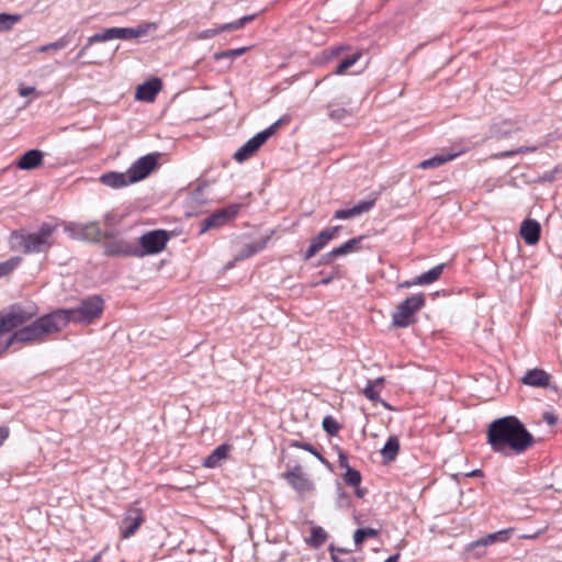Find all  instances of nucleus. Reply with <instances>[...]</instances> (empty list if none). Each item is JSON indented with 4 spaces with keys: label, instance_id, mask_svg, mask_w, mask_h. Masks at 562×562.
I'll use <instances>...</instances> for the list:
<instances>
[{
    "label": "nucleus",
    "instance_id": "obj_43",
    "mask_svg": "<svg viewBox=\"0 0 562 562\" xmlns=\"http://www.w3.org/2000/svg\"><path fill=\"white\" fill-rule=\"evenodd\" d=\"M292 446L304 449L312 454H314L317 459L323 461L322 454L310 443H301V442H294Z\"/></svg>",
    "mask_w": 562,
    "mask_h": 562
},
{
    "label": "nucleus",
    "instance_id": "obj_8",
    "mask_svg": "<svg viewBox=\"0 0 562 562\" xmlns=\"http://www.w3.org/2000/svg\"><path fill=\"white\" fill-rule=\"evenodd\" d=\"M282 120H278L266 130L248 139L235 154L234 159L243 162L249 159L280 127Z\"/></svg>",
    "mask_w": 562,
    "mask_h": 562
},
{
    "label": "nucleus",
    "instance_id": "obj_49",
    "mask_svg": "<svg viewBox=\"0 0 562 562\" xmlns=\"http://www.w3.org/2000/svg\"><path fill=\"white\" fill-rule=\"evenodd\" d=\"M416 282V278L412 279V280H408V281H405L401 284L402 288H411V286H415V285H418V283H415Z\"/></svg>",
    "mask_w": 562,
    "mask_h": 562
},
{
    "label": "nucleus",
    "instance_id": "obj_37",
    "mask_svg": "<svg viewBox=\"0 0 562 562\" xmlns=\"http://www.w3.org/2000/svg\"><path fill=\"white\" fill-rule=\"evenodd\" d=\"M519 128L515 124L503 122L502 124H495L494 125V133L497 136H509L513 133L517 132Z\"/></svg>",
    "mask_w": 562,
    "mask_h": 562
},
{
    "label": "nucleus",
    "instance_id": "obj_17",
    "mask_svg": "<svg viewBox=\"0 0 562 562\" xmlns=\"http://www.w3.org/2000/svg\"><path fill=\"white\" fill-rule=\"evenodd\" d=\"M286 480L299 493H305L313 488L312 481L305 476L300 467H295L293 470L288 472Z\"/></svg>",
    "mask_w": 562,
    "mask_h": 562
},
{
    "label": "nucleus",
    "instance_id": "obj_25",
    "mask_svg": "<svg viewBox=\"0 0 562 562\" xmlns=\"http://www.w3.org/2000/svg\"><path fill=\"white\" fill-rule=\"evenodd\" d=\"M400 450V440L396 436H391L381 449V454L384 461L390 462L395 460Z\"/></svg>",
    "mask_w": 562,
    "mask_h": 562
},
{
    "label": "nucleus",
    "instance_id": "obj_4",
    "mask_svg": "<svg viewBox=\"0 0 562 562\" xmlns=\"http://www.w3.org/2000/svg\"><path fill=\"white\" fill-rule=\"evenodd\" d=\"M104 310V302L99 295L83 299L77 307L56 310L61 329L69 323L89 325L98 319Z\"/></svg>",
    "mask_w": 562,
    "mask_h": 562
},
{
    "label": "nucleus",
    "instance_id": "obj_20",
    "mask_svg": "<svg viewBox=\"0 0 562 562\" xmlns=\"http://www.w3.org/2000/svg\"><path fill=\"white\" fill-rule=\"evenodd\" d=\"M540 224L536 220H525L520 225V236L527 245H536L540 238Z\"/></svg>",
    "mask_w": 562,
    "mask_h": 562
},
{
    "label": "nucleus",
    "instance_id": "obj_9",
    "mask_svg": "<svg viewBox=\"0 0 562 562\" xmlns=\"http://www.w3.org/2000/svg\"><path fill=\"white\" fill-rule=\"evenodd\" d=\"M155 29L154 24H146L144 26L138 27H110L104 30L101 33H97L89 37V44L98 43V42H105L111 41L114 38L119 40H130V38H136L139 36L145 35L148 30Z\"/></svg>",
    "mask_w": 562,
    "mask_h": 562
},
{
    "label": "nucleus",
    "instance_id": "obj_19",
    "mask_svg": "<svg viewBox=\"0 0 562 562\" xmlns=\"http://www.w3.org/2000/svg\"><path fill=\"white\" fill-rule=\"evenodd\" d=\"M363 238H364L363 236L355 237V238L347 240L339 247L334 248L333 250H330L323 257L324 262L329 263L337 257L345 256V255H348L350 252L358 250V245L360 244V241Z\"/></svg>",
    "mask_w": 562,
    "mask_h": 562
},
{
    "label": "nucleus",
    "instance_id": "obj_31",
    "mask_svg": "<svg viewBox=\"0 0 562 562\" xmlns=\"http://www.w3.org/2000/svg\"><path fill=\"white\" fill-rule=\"evenodd\" d=\"M378 535L379 530L373 528L357 529L353 533L355 546L359 549L366 539L378 537Z\"/></svg>",
    "mask_w": 562,
    "mask_h": 562
},
{
    "label": "nucleus",
    "instance_id": "obj_30",
    "mask_svg": "<svg viewBox=\"0 0 562 562\" xmlns=\"http://www.w3.org/2000/svg\"><path fill=\"white\" fill-rule=\"evenodd\" d=\"M267 239H260L248 244L244 247V249L236 256V260H244L246 258L251 257L252 255L262 250L266 246Z\"/></svg>",
    "mask_w": 562,
    "mask_h": 562
},
{
    "label": "nucleus",
    "instance_id": "obj_34",
    "mask_svg": "<svg viewBox=\"0 0 562 562\" xmlns=\"http://www.w3.org/2000/svg\"><path fill=\"white\" fill-rule=\"evenodd\" d=\"M20 20L18 14L0 13V32L10 31Z\"/></svg>",
    "mask_w": 562,
    "mask_h": 562
},
{
    "label": "nucleus",
    "instance_id": "obj_50",
    "mask_svg": "<svg viewBox=\"0 0 562 562\" xmlns=\"http://www.w3.org/2000/svg\"><path fill=\"white\" fill-rule=\"evenodd\" d=\"M90 45H91V44H89V43H88L86 46H83V47L79 50V53L77 54V59H81V58L85 56V54H86V52H87V49H88V47H89Z\"/></svg>",
    "mask_w": 562,
    "mask_h": 562
},
{
    "label": "nucleus",
    "instance_id": "obj_12",
    "mask_svg": "<svg viewBox=\"0 0 562 562\" xmlns=\"http://www.w3.org/2000/svg\"><path fill=\"white\" fill-rule=\"evenodd\" d=\"M157 158L154 155H146L136 160L127 170L132 183L145 179L156 167Z\"/></svg>",
    "mask_w": 562,
    "mask_h": 562
},
{
    "label": "nucleus",
    "instance_id": "obj_57",
    "mask_svg": "<svg viewBox=\"0 0 562 562\" xmlns=\"http://www.w3.org/2000/svg\"><path fill=\"white\" fill-rule=\"evenodd\" d=\"M333 560H334V562H340L339 558H337L335 554H333Z\"/></svg>",
    "mask_w": 562,
    "mask_h": 562
},
{
    "label": "nucleus",
    "instance_id": "obj_54",
    "mask_svg": "<svg viewBox=\"0 0 562 562\" xmlns=\"http://www.w3.org/2000/svg\"><path fill=\"white\" fill-rule=\"evenodd\" d=\"M339 463L341 467L347 465V459L342 456H340Z\"/></svg>",
    "mask_w": 562,
    "mask_h": 562
},
{
    "label": "nucleus",
    "instance_id": "obj_48",
    "mask_svg": "<svg viewBox=\"0 0 562 562\" xmlns=\"http://www.w3.org/2000/svg\"><path fill=\"white\" fill-rule=\"evenodd\" d=\"M542 533H543V530H539L536 533L524 535L520 538L521 539H536V538H538Z\"/></svg>",
    "mask_w": 562,
    "mask_h": 562
},
{
    "label": "nucleus",
    "instance_id": "obj_5",
    "mask_svg": "<svg viewBox=\"0 0 562 562\" xmlns=\"http://www.w3.org/2000/svg\"><path fill=\"white\" fill-rule=\"evenodd\" d=\"M168 239V234L165 231H150L140 236L139 247H134L128 244L119 243L117 248L111 249V252L116 255L136 257L155 255L165 249Z\"/></svg>",
    "mask_w": 562,
    "mask_h": 562
},
{
    "label": "nucleus",
    "instance_id": "obj_55",
    "mask_svg": "<svg viewBox=\"0 0 562 562\" xmlns=\"http://www.w3.org/2000/svg\"><path fill=\"white\" fill-rule=\"evenodd\" d=\"M100 559H101V555L97 554L91 561H87V562H99Z\"/></svg>",
    "mask_w": 562,
    "mask_h": 562
},
{
    "label": "nucleus",
    "instance_id": "obj_6",
    "mask_svg": "<svg viewBox=\"0 0 562 562\" xmlns=\"http://www.w3.org/2000/svg\"><path fill=\"white\" fill-rule=\"evenodd\" d=\"M38 313L33 303L14 304L0 313V337L5 338V333L24 325Z\"/></svg>",
    "mask_w": 562,
    "mask_h": 562
},
{
    "label": "nucleus",
    "instance_id": "obj_18",
    "mask_svg": "<svg viewBox=\"0 0 562 562\" xmlns=\"http://www.w3.org/2000/svg\"><path fill=\"white\" fill-rule=\"evenodd\" d=\"M99 181L112 189H121L132 183V180L127 172L111 171L100 176Z\"/></svg>",
    "mask_w": 562,
    "mask_h": 562
},
{
    "label": "nucleus",
    "instance_id": "obj_28",
    "mask_svg": "<svg viewBox=\"0 0 562 562\" xmlns=\"http://www.w3.org/2000/svg\"><path fill=\"white\" fill-rule=\"evenodd\" d=\"M513 532V528L503 529L494 533H490L475 542L476 546H490L495 542H505Z\"/></svg>",
    "mask_w": 562,
    "mask_h": 562
},
{
    "label": "nucleus",
    "instance_id": "obj_14",
    "mask_svg": "<svg viewBox=\"0 0 562 562\" xmlns=\"http://www.w3.org/2000/svg\"><path fill=\"white\" fill-rule=\"evenodd\" d=\"M340 229V226L329 227L322 231L316 237L311 240L310 247L307 248L304 259L310 260L319 250H322L331 239H334Z\"/></svg>",
    "mask_w": 562,
    "mask_h": 562
},
{
    "label": "nucleus",
    "instance_id": "obj_32",
    "mask_svg": "<svg viewBox=\"0 0 562 562\" xmlns=\"http://www.w3.org/2000/svg\"><path fill=\"white\" fill-rule=\"evenodd\" d=\"M361 57V53L357 52L350 56L345 57L338 65L335 70L337 75H344L350 67H352Z\"/></svg>",
    "mask_w": 562,
    "mask_h": 562
},
{
    "label": "nucleus",
    "instance_id": "obj_45",
    "mask_svg": "<svg viewBox=\"0 0 562 562\" xmlns=\"http://www.w3.org/2000/svg\"><path fill=\"white\" fill-rule=\"evenodd\" d=\"M543 420H544L548 425L553 426V425H555V424H557V422H558V417H557V416H555V414H554V413H552V412H544V413H543Z\"/></svg>",
    "mask_w": 562,
    "mask_h": 562
},
{
    "label": "nucleus",
    "instance_id": "obj_10",
    "mask_svg": "<svg viewBox=\"0 0 562 562\" xmlns=\"http://www.w3.org/2000/svg\"><path fill=\"white\" fill-rule=\"evenodd\" d=\"M65 229L69 236L75 239L99 241L104 237V232L100 228L98 222H90L87 224L69 223Z\"/></svg>",
    "mask_w": 562,
    "mask_h": 562
},
{
    "label": "nucleus",
    "instance_id": "obj_29",
    "mask_svg": "<svg viewBox=\"0 0 562 562\" xmlns=\"http://www.w3.org/2000/svg\"><path fill=\"white\" fill-rule=\"evenodd\" d=\"M121 215L115 211H109L103 217L104 237H112L115 226L121 222Z\"/></svg>",
    "mask_w": 562,
    "mask_h": 562
},
{
    "label": "nucleus",
    "instance_id": "obj_46",
    "mask_svg": "<svg viewBox=\"0 0 562 562\" xmlns=\"http://www.w3.org/2000/svg\"><path fill=\"white\" fill-rule=\"evenodd\" d=\"M35 93V88L34 87H24V86H21L19 88V94L21 97H29L31 94Z\"/></svg>",
    "mask_w": 562,
    "mask_h": 562
},
{
    "label": "nucleus",
    "instance_id": "obj_52",
    "mask_svg": "<svg viewBox=\"0 0 562 562\" xmlns=\"http://www.w3.org/2000/svg\"><path fill=\"white\" fill-rule=\"evenodd\" d=\"M398 557V554L391 555L384 562H397Z\"/></svg>",
    "mask_w": 562,
    "mask_h": 562
},
{
    "label": "nucleus",
    "instance_id": "obj_42",
    "mask_svg": "<svg viewBox=\"0 0 562 562\" xmlns=\"http://www.w3.org/2000/svg\"><path fill=\"white\" fill-rule=\"evenodd\" d=\"M222 33L221 26L203 30L194 34L195 40H209Z\"/></svg>",
    "mask_w": 562,
    "mask_h": 562
},
{
    "label": "nucleus",
    "instance_id": "obj_13",
    "mask_svg": "<svg viewBox=\"0 0 562 562\" xmlns=\"http://www.w3.org/2000/svg\"><path fill=\"white\" fill-rule=\"evenodd\" d=\"M144 521L143 512L136 506L130 507L122 520L121 536L122 538H130L133 536Z\"/></svg>",
    "mask_w": 562,
    "mask_h": 562
},
{
    "label": "nucleus",
    "instance_id": "obj_15",
    "mask_svg": "<svg viewBox=\"0 0 562 562\" xmlns=\"http://www.w3.org/2000/svg\"><path fill=\"white\" fill-rule=\"evenodd\" d=\"M161 88V80L158 78H153L137 87L135 97L139 101L153 102Z\"/></svg>",
    "mask_w": 562,
    "mask_h": 562
},
{
    "label": "nucleus",
    "instance_id": "obj_38",
    "mask_svg": "<svg viewBox=\"0 0 562 562\" xmlns=\"http://www.w3.org/2000/svg\"><path fill=\"white\" fill-rule=\"evenodd\" d=\"M248 50V47H239L235 49L223 50L214 54V59L235 58L241 56Z\"/></svg>",
    "mask_w": 562,
    "mask_h": 562
},
{
    "label": "nucleus",
    "instance_id": "obj_26",
    "mask_svg": "<svg viewBox=\"0 0 562 562\" xmlns=\"http://www.w3.org/2000/svg\"><path fill=\"white\" fill-rule=\"evenodd\" d=\"M458 154H440L436 155L429 159L423 160L418 164L419 169H431L437 168L452 159H454Z\"/></svg>",
    "mask_w": 562,
    "mask_h": 562
},
{
    "label": "nucleus",
    "instance_id": "obj_27",
    "mask_svg": "<svg viewBox=\"0 0 562 562\" xmlns=\"http://www.w3.org/2000/svg\"><path fill=\"white\" fill-rule=\"evenodd\" d=\"M384 383V378H378L373 381H369L367 386L363 389L362 393L363 395L372 402H379L380 401V393L382 391Z\"/></svg>",
    "mask_w": 562,
    "mask_h": 562
},
{
    "label": "nucleus",
    "instance_id": "obj_36",
    "mask_svg": "<svg viewBox=\"0 0 562 562\" xmlns=\"http://www.w3.org/2000/svg\"><path fill=\"white\" fill-rule=\"evenodd\" d=\"M21 257H12L3 262H0V278L10 274L21 263Z\"/></svg>",
    "mask_w": 562,
    "mask_h": 562
},
{
    "label": "nucleus",
    "instance_id": "obj_21",
    "mask_svg": "<svg viewBox=\"0 0 562 562\" xmlns=\"http://www.w3.org/2000/svg\"><path fill=\"white\" fill-rule=\"evenodd\" d=\"M374 205V201H361L350 209L337 210L334 213L335 220H349L369 212Z\"/></svg>",
    "mask_w": 562,
    "mask_h": 562
},
{
    "label": "nucleus",
    "instance_id": "obj_24",
    "mask_svg": "<svg viewBox=\"0 0 562 562\" xmlns=\"http://www.w3.org/2000/svg\"><path fill=\"white\" fill-rule=\"evenodd\" d=\"M443 269H445V263L437 265L434 268H431L430 270L416 277L415 283H418V285L431 284L440 278Z\"/></svg>",
    "mask_w": 562,
    "mask_h": 562
},
{
    "label": "nucleus",
    "instance_id": "obj_11",
    "mask_svg": "<svg viewBox=\"0 0 562 562\" xmlns=\"http://www.w3.org/2000/svg\"><path fill=\"white\" fill-rule=\"evenodd\" d=\"M239 211L238 204H232L227 207H224L209 217L204 218L200 225V234H204L210 229L218 228L231 220H233Z\"/></svg>",
    "mask_w": 562,
    "mask_h": 562
},
{
    "label": "nucleus",
    "instance_id": "obj_53",
    "mask_svg": "<svg viewBox=\"0 0 562 562\" xmlns=\"http://www.w3.org/2000/svg\"><path fill=\"white\" fill-rule=\"evenodd\" d=\"M356 495H357L358 497H360V498H361V497H363V496H364V490H363V488H360V487H357V490H356Z\"/></svg>",
    "mask_w": 562,
    "mask_h": 562
},
{
    "label": "nucleus",
    "instance_id": "obj_16",
    "mask_svg": "<svg viewBox=\"0 0 562 562\" xmlns=\"http://www.w3.org/2000/svg\"><path fill=\"white\" fill-rule=\"evenodd\" d=\"M521 383L532 387H549L551 375L542 369L528 370L520 379Z\"/></svg>",
    "mask_w": 562,
    "mask_h": 562
},
{
    "label": "nucleus",
    "instance_id": "obj_47",
    "mask_svg": "<svg viewBox=\"0 0 562 562\" xmlns=\"http://www.w3.org/2000/svg\"><path fill=\"white\" fill-rule=\"evenodd\" d=\"M9 437V428L0 427V446L7 440Z\"/></svg>",
    "mask_w": 562,
    "mask_h": 562
},
{
    "label": "nucleus",
    "instance_id": "obj_44",
    "mask_svg": "<svg viewBox=\"0 0 562 562\" xmlns=\"http://www.w3.org/2000/svg\"><path fill=\"white\" fill-rule=\"evenodd\" d=\"M532 150H535V148L519 147L516 150H509V151L502 153L499 155V157H508V156H513V155H516V154H525L527 151H532Z\"/></svg>",
    "mask_w": 562,
    "mask_h": 562
},
{
    "label": "nucleus",
    "instance_id": "obj_7",
    "mask_svg": "<svg viewBox=\"0 0 562 562\" xmlns=\"http://www.w3.org/2000/svg\"><path fill=\"white\" fill-rule=\"evenodd\" d=\"M425 304L423 294H413L404 300L395 310L392 315L393 324L396 327H407L413 321L416 312H418Z\"/></svg>",
    "mask_w": 562,
    "mask_h": 562
},
{
    "label": "nucleus",
    "instance_id": "obj_41",
    "mask_svg": "<svg viewBox=\"0 0 562 562\" xmlns=\"http://www.w3.org/2000/svg\"><path fill=\"white\" fill-rule=\"evenodd\" d=\"M351 115V112L345 108H333L329 110V117L335 121H342Z\"/></svg>",
    "mask_w": 562,
    "mask_h": 562
},
{
    "label": "nucleus",
    "instance_id": "obj_3",
    "mask_svg": "<svg viewBox=\"0 0 562 562\" xmlns=\"http://www.w3.org/2000/svg\"><path fill=\"white\" fill-rule=\"evenodd\" d=\"M55 226L44 223L40 229L34 233L24 231L12 232L10 235V245L12 249H22L26 254L45 252L54 244L53 233Z\"/></svg>",
    "mask_w": 562,
    "mask_h": 562
},
{
    "label": "nucleus",
    "instance_id": "obj_35",
    "mask_svg": "<svg viewBox=\"0 0 562 562\" xmlns=\"http://www.w3.org/2000/svg\"><path fill=\"white\" fill-rule=\"evenodd\" d=\"M255 18H256V14L245 15L234 22H229V23H225V24L221 25V30H222V32L239 30V29L244 27L247 23L255 20Z\"/></svg>",
    "mask_w": 562,
    "mask_h": 562
},
{
    "label": "nucleus",
    "instance_id": "obj_33",
    "mask_svg": "<svg viewBox=\"0 0 562 562\" xmlns=\"http://www.w3.org/2000/svg\"><path fill=\"white\" fill-rule=\"evenodd\" d=\"M69 44V38L67 36H61L55 42L42 45L37 48V52L40 53H47V52H56L59 49L65 48Z\"/></svg>",
    "mask_w": 562,
    "mask_h": 562
},
{
    "label": "nucleus",
    "instance_id": "obj_22",
    "mask_svg": "<svg viewBox=\"0 0 562 562\" xmlns=\"http://www.w3.org/2000/svg\"><path fill=\"white\" fill-rule=\"evenodd\" d=\"M232 446L227 443L220 445L214 451L203 460L202 464L205 468L214 469L220 467L228 457Z\"/></svg>",
    "mask_w": 562,
    "mask_h": 562
},
{
    "label": "nucleus",
    "instance_id": "obj_40",
    "mask_svg": "<svg viewBox=\"0 0 562 562\" xmlns=\"http://www.w3.org/2000/svg\"><path fill=\"white\" fill-rule=\"evenodd\" d=\"M323 428L329 435H336L339 430L337 422L331 416H326L323 419Z\"/></svg>",
    "mask_w": 562,
    "mask_h": 562
},
{
    "label": "nucleus",
    "instance_id": "obj_39",
    "mask_svg": "<svg viewBox=\"0 0 562 562\" xmlns=\"http://www.w3.org/2000/svg\"><path fill=\"white\" fill-rule=\"evenodd\" d=\"M345 481L350 486L358 487L361 482L360 472L347 467V470L345 473Z\"/></svg>",
    "mask_w": 562,
    "mask_h": 562
},
{
    "label": "nucleus",
    "instance_id": "obj_1",
    "mask_svg": "<svg viewBox=\"0 0 562 562\" xmlns=\"http://www.w3.org/2000/svg\"><path fill=\"white\" fill-rule=\"evenodd\" d=\"M486 437L492 450L504 457L522 454L536 443L533 436L515 416L493 420Z\"/></svg>",
    "mask_w": 562,
    "mask_h": 562
},
{
    "label": "nucleus",
    "instance_id": "obj_51",
    "mask_svg": "<svg viewBox=\"0 0 562 562\" xmlns=\"http://www.w3.org/2000/svg\"><path fill=\"white\" fill-rule=\"evenodd\" d=\"M469 476H482L483 475V472L481 470H473L472 472H470L468 474Z\"/></svg>",
    "mask_w": 562,
    "mask_h": 562
},
{
    "label": "nucleus",
    "instance_id": "obj_2",
    "mask_svg": "<svg viewBox=\"0 0 562 562\" xmlns=\"http://www.w3.org/2000/svg\"><path fill=\"white\" fill-rule=\"evenodd\" d=\"M60 318L56 311L44 315L30 325L23 326L5 338L0 337V355L14 342H34L42 340L49 334L61 330Z\"/></svg>",
    "mask_w": 562,
    "mask_h": 562
},
{
    "label": "nucleus",
    "instance_id": "obj_56",
    "mask_svg": "<svg viewBox=\"0 0 562 562\" xmlns=\"http://www.w3.org/2000/svg\"><path fill=\"white\" fill-rule=\"evenodd\" d=\"M329 281H330V279H324V280H322V282H321V283H323V284H327V283H329Z\"/></svg>",
    "mask_w": 562,
    "mask_h": 562
},
{
    "label": "nucleus",
    "instance_id": "obj_23",
    "mask_svg": "<svg viewBox=\"0 0 562 562\" xmlns=\"http://www.w3.org/2000/svg\"><path fill=\"white\" fill-rule=\"evenodd\" d=\"M43 160V153L37 149H31L23 154L19 161L16 162V167L22 170H31L38 167Z\"/></svg>",
    "mask_w": 562,
    "mask_h": 562
}]
</instances>
